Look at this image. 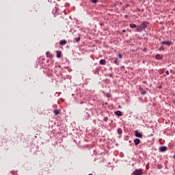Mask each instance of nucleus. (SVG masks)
<instances>
[{
    "label": "nucleus",
    "mask_w": 175,
    "mask_h": 175,
    "mask_svg": "<svg viewBox=\"0 0 175 175\" xmlns=\"http://www.w3.org/2000/svg\"><path fill=\"white\" fill-rule=\"evenodd\" d=\"M115 114L116 116H118V117H121V116H122L121 111H115Z\"/></svg>",
    "instance_id": "0eeeda50"
},
{
    "label": "nucleus",
    "mask_w": 175,
    "mask_h": 175,
    "mask_svg": "<svg viewBox=\"0 0 175 175\" xmlns=\"http://www.w3.org/2000/svg\"><path fill=\"white\" fill-rule=\"evenodd\" d=\"M136 25L133 23L130 24V28H136Z\"/></svg>",
    "instance_id": "4468645a"
},
{
    "label": "nucleus",
    "mask_w": 175,
    "mask_h": 175,
    "mask_svg": "<svg viewBox=\"0 0 175 175\" xmlns=\"http://www.w3.org/2000/svg\"><path fill=\"white\" fill-rule=\"evenodd\" d=\"M142 29H143L140 27V26H138L137 28V32H142Z\"/></svg>",
    "instance_id": "ddd939ff"
},
{
    "label": "nucleus",
    "mask_w": 175,
    "mask_h": 175,
    "mask_svg": "<svg viewBox=\"0 0 175 175\" xmlns=\"http://www.w3.org/2000/svg\"><path fill=\"white\" fill-rule=\"evenodd\" d=\"M109 77H113V74H109Z\"/></svg>",
    "instance_id": "5701e85b"
},
{
    "label": "nucleus",
    "mask_w": 175,
    "mask_h": 175,
    "mask_svg": "<svg viewBox=\"0 0 175 175\" xmlns=\"http://www.w3.org/2000/svg\"><path fill=\"white\" fill-rule=\"evenodd\" d=\"M124 17L126 18L128 17V15H125Z\"/></svg>",
    "instance_id": "a878e982"
},
{
    "label": "nucleus",
    "mask_w": 175,
    "mask_h": 175,
    "mask_svg": "<svg viewBox=\"0 0 175 175\" xmlns=\"http://www.w3.org/2000/svg\"><path fill=\"white\" fill-rule=\"evenodd\" d=\"M135 135L136 137H143V135L140 133H138L137 131H135Z\"/></svg>",
    "instance_id": "20e7f679"
},
{
    "label": "nucleus",
    "mask_w": 175,
    "mask_h": 175,
    "mask_svg": "<svg viewBox=\"0 0 175 175\" xmlns=\"http://www.w3.org/2000/svg\"><path fill=\"white\" fill-rule=\"evenodd\" d=\"M75 42H80V37H77L75 38Z\"/></svg>",
    "instance_id": "dca6fc26"
},
{
    "label": "nucleus",
    "mask_w": 175,
    "mask_h": 175,
    "mask_svg": "<svg viewBox=\"0 0 175 175\" xmlns=\"http://www.w3.org/2000/svg\"><path fill=\"white\" fill-rule=\"evenodd\" d=\"M122 32H126L125 29H123V30H122Z\"/></svg>",
    "instance_id": "bb28decb"
},
{
    "label": "nucleus",
    "mask_w": 175,
    "mask_h": 175,
    "mask_svg": "<svg viewBox=\"0 0 175 175\" xmlns=\"http://www.w3.org/2000/svg\"><path fill=\"white\" fill-rule=\"evenodd\" d=\"M174 159H175V155H174Z\"/></svg>",
    "instance_id": "cd10ccee"
},
{
    "label": "nucleus",
    "mask_w": 175,
    "mask_h": 175,
    "mask_svg": "<svg viewBox=\"0 0 175 175\" xmlns=\"http://www.w3.org/2000/svg\"><path fill=\"white\" fill-rule=\"evenodd\" d=\"M11 174L16 175V174H17V172L12 171V172H11Z\"/></svg>",
    "instance_id": "6ab92c4d"
},
{
    "label": "nucleus",
    "mask_w": 175,
    "mask_h": 175,
    "mask_svg": "<svg viewBox=\"0 0 175 175\" xmlns=\"http://www.w3.org/2000/svg\"><path fill=\"white\" fill-rule=\"evenodd\" d=\"M118 135H121V133H122V129H118Z\"/></svg>",
    "instance_id": "2eb2a0df"
},
{
    "label": "nucleus",
    "mask_w": 175,
    "mask_h": 175,
    "mask_svg": "<svg viewBox=\"0 0 175 175\" xmlns=\"http://www.w3.org/2000/svg\"><path fill=\"white\" fill-rule=\"evenodd\" d=\"M53 113H54L55 116H58V114H59V111H58V109H55L53 111Z\"/></svg>",
    "instance_id": "f8f14e48"
},
{
    "label": "nucleus",
    "mask_w": 175,
    "mask_h": 175,
    "mask_svg": "<svg viewBox=\"0 0 175 175\" xmlns=\"http://www.w3.org/2000/svg\"><path fill=\"white\" fill-rule=\"evenodd\" d=\"M148 25V22H144L139 26H140V28H142V29H146Z\"/></svg>",
    "instance_id": "f03ea898"
},
{
    "label": "nucleus",
    "mask_w": 175,
    "mask_h": 175,
    "mask_svg": "<svg viewBox=\"0 0 175 175\" xmlns=\"http://www.w3.org/2000/svg\"><path fill=\"white\" fill-rule=\"evenodd\" d=\"M134 143L135 146H137L140 143V139L136 138L135 139H134Z\"/></svg>",
    "instance_id": "6e6552de"
},
{
    "label": "nucleus",
    "mask_w": 175,
    "mask_h": 175,
    "mask_svg": "<svg viewBox=\"0 0 175 175\" xmlns=\"http://www.w3.org/2000/svg\"><path fill=\"white\" fill-rule=\"evenodd\" d=\"M155 58L156 59H162V57L159 54L156 55Z\"/></svg>",
    "instance_id": "9b49d317"
},
{
    "label": "nucleus",
    "mask_w": 175,
    "mask_h": 175,
    "mask_svg": "<svg viewBox=\"0 0 175 175\" xmlns=\"http://www.w3.org/2000/svg\"><path fill=\"white\" fill-rule=\"evenodd\" d=\"M68 43V42H66V40H62L59 41V44L61 46H65V44H66Z\"/></svg>",
    "instance_id": "423d86ee"
},
{
    "label": "nucleus",
    "mask_w": 175,
    "mask_h": 175,
    "mask_svg": "<svg viewBox=\"0 0 175 175\" xmlns=\"http://www.w3.org/2000/svg\"><path fill=\"white\" fill-rule=\"evenodd\" d=\"M143 174V170H142V169H139V170H135V171H133L132 175H142Z\"/></svg>",
    "instance_id": "f257e3e1"
},
{
    "label": "nucleus",
    "mask_w": 175,
    "mask_h": 175,
    "mask_svg": "<svg viewBox=\"0 0 175 175\" xmlns=\"http://www.w3.org/2000/svg\"><path fill=\"white\" fill-rule=\"evenodd\" d=\"M56 54H57V58H61V51H56Z\"/></svg>",
    "instance_id": "9d476101"
},
{
    "label": "nucleus",
    "mask_w": 175,
    "mask_h": 175,
    "mask_svg": "<svg viewBox=\"0 0 175 175\" xmlns=\"http://www.w3.org/2000/svg\"><path fill=\"white\" fill-rule=\"evenodd\" d=\"M92 2L93 3H96L98 2V0H92Z\"/></svg>",
    "instance_id": "aec40b11"
},
{
    "label": "nucleus",
    "mask_w": 175,
    "mask_h": 175,
    "mask_svg": "<svg viewBox=\"0 0 175 175\" xmlns=\"http://www.w3.org/2000/svg\"><path fill=\"white\" fill-rule=\"evenodd\" d=\"M47 54H50V52H46V55H47Z\"/></svg>",
    "instance_id": "393cba45"
},
{
    "label": "nucleus",
    "mask_w": 175,
    "mask_h": 175,
    "mask_svg": "<svg viewBox=\"0 0 175 175\" xmlns=\"http://www.w3.org/2000/svg\"><path fill=\"white\" fill-rule=\"evenodd\" d=\"M88 175H92V174H88Z\"/></svg>",
    "instance_id": "c85d7f7f"
},
{
    "label": "nucleus",
    "mask_w": 175,
    "mask_h": 175,
    "mask_svg": "<svg viewBox=\"0 0 175 175\" xmlns=\"http://www.w3.org/2000/svg\"><path fill=\"white\" fill-rule=\"evenodd\" d=\"M161 44H167V46H172V42L169 41H162Z\"/></svg>",
    "instance_id": "7ed1b4c3"
},
{
    "label": "nucleus",
    "mask_w": 175,
    "mask_h": 175,
    "mask_svg": "<svg viewBox=\"0 0 175 175\" xmlns=\"http://www.w3.org/2000/svg\"><path fill=\"white\" fill-rule=\"evenodd\" d=\"M118 58H120V59L122 58V55L121 54H119L118 55Z\"/></svg>",
    "instance_id": "412c9836"
},
{
    "label": "nucleus",
    "mask_w": 175,
    "mask_h": 175,
    "mask_svg": "<svg viewBox=\"0 0 175 175\" xmlns=\"http://www.w3.org/2000/svg\"><path fill=\"white\" fill-rule=\"evenodd\" d=\"M160 50H163V46H161V47L160 48Z\"/></svg>",
    "instance_id": "b1692460"
},
{
    "label": "nucleus",
    "mask_w": 175,
    "mask_h": 175,
    "mask_svg": "<svg viewBox=\"0 0 175 175\" xmlns=\"http://www.w3.org/2000/svg\"><path fill=\"white\" fill-rule=\"evenodd\" d=\"M100 65H106V59H100Z\"/></svg>",
    "instance_id": "1a4fd4ad"
},
{
    "label": "nucleus",
    "mask_w": 175,
    "mask_h": 175,
    "mask_svg": "<svg viewBox=\"0 0 175 175\" xmlns=\"http://www.w3.org/2000/svg\"><path fill=\"white\" fill-rule=\"evenodd\" d=\"M109 120V118H107V117H105L104 118V121L105 122H107V120Z\"/></svg>",
    "instance_id": "a211bd4d"
},
{
    "label": "nucleus",
    "mask_w": 175,
    "mask_h": 175,
    "mask_svg": "<svg viewBox=\"0 0 175 175\" xmlns=\"http://www.w3.org/2000/svg\"><path fill=\"white\" fill-rule=\"evenodd\" d=\"M113 64H116V65H118V59H115V60L113 61Z\"/></svg>",
    "instance_id": "f3484780"
},
{
    "label": "nucleus",
    "mask_w": 175,
    "mask_h": 175,
    "mask_svg": "<svg viewBox=\"0 0 175 175\" xmlns=\"http://www.w3.org/2000/svg\"><path fill=\"white\" fill-rule=\"evenodd\" d=\"M165 74L169 75V70L165 71Z\"/></svg>",
    "instance_id": "4be33fe9"
},
{
    "label": "nucleus",
    "mask_w": 175,
    "mask_h": 175,
    "mask_svg": "<svg viewBox=\"0 0 175 175\" xmlns=\"http://www.w3.org/2000/svg\"><path fill=\"white\" fill-rule=\"evenodd\" d=\"M167 150V148L165 147V146H161L159 148V150L161 152H165V151H166Z\"/></svg>",
    "instance_id": "39448f33"
}]
</instances>
